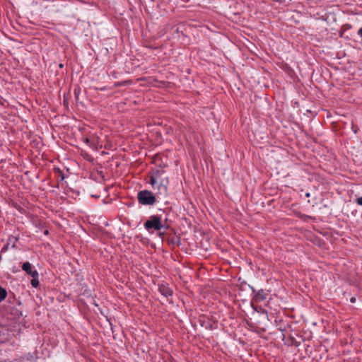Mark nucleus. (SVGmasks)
Returning a JSON list of instances; mask_svg holds the SVG:
<instances>
[{
	"instance_id": "nucleus-1",
	"label": "nucleus",
	"mask_w": 362,
	"mask_h": 362,
	"mask_svg": "<svg viewBox=\"0 0 362 362\" xmlns=\"http://www.w3.org/2000/svg\"><path fill=\"white\" fill-rule=\"evenodd\" d=\"M144 228L151 232L152 230L158 231L165 228L162 223V217L158 215L151 216L144 223Z\"/></svg>"
},
{
	"instance_id": "nucleus-2",
	"label": "nucleus",
	"mask_w": 362,
	"mask_h": 362,
	"mask_svg": "<svg viewBox=\"0 0 362 362\" xmlns=\"http://www.w3.org/2000/svg\"><path fill=\"white\" fill-rule=\"evenodd\" d=\"M137 199L139 203L142 205H153L156 202L157 197L151 191L142 190L138 192Z\"/></svg>"
},
{
	"instance_id": "nucleus-3",
	"label": "nucleus",
	"mask_w": 362,
	"mask_h": 362,
	"mask_svg": "<svg viewBox=\"0 0 362 362\" xmlns=\"http://www.w3.org/2000/svg\"><path fill=\"white\" fill-rule=\"evenodd\" d=\"M168 179H162L158 185H155L154 189L157 190L156 194L157 198H165L168 196Z\"/></svg>"
},
{
	"instance_id": "nucleus-4",
	"label": "nucleus",
	"mask_w": 362,
	"mask_h": 362,
	"mask_svg": "<svg viewBox=\"0 0 362 362\" xmlns=\"http://www.w3.org/2000/svg\"><path fill=\"white\" fill-rule=\"evenodd\" d=\"M22 269L32 277H39L37 271L36 269H33L32 264L28 262L23 264Z\"/></svg>"
},
{
	"instance_id": "nucleus-5",
	"label": "nucleus",
	"mask_w": 362,
	"mask_h": 362,
	"mask_svg": "<svg viewBox=\"0 0 362 362\" xmlns=\"http://www.w3.org/2000/svg\"><path fill=\"white\" fill-rule=\"evenodd\" d=\"M158 291L163 296L168 298L173 294L172 289L169 287L167 284H161L158 286Z\"/></svg>"
},
{
	"instance_id": "nucleus-6",
	"label": "nucleus",
	"mask_w": 362,
	"mask_h": 362,
	"mask_svg": "<svg viewBox=\"0 0 362 362\" xmlns=\"http://www.w3.org/2000/svg\"><path fill=\"white\" fill-rule=\"evenodd\" d=\"M85 143L93 149H98L99 146V140L98 138L96 136L86 138L85 139Z\"/></svg>"
},
{
	"instance_id": "nucleus-7",
	"label": "nucleus",
	"mask_w": 362,
	"mask_h": 362,
	"mask_svg": "<svg viewBox=\"0 0 362 362\" xmlns=\"http://www.w3.org/2000/svg\"><path fill=\"white\" fill-rule=\"evenodd\" d=\"M267 294L263 289H260L256 292L255 298L256 301H263L267 298Z\"/></svg>"
},
{
	"instance_id": "nucleus-8",
	"label": "nucleus",
	"mask_w": 362,
	"mask_h": 362,
	"mask_svg": "<svg viewBox=\"0 0 362 362\" xmlns=\"http://www.w3.org/2000/svg\"><path fill=\"white\" fill-rule=\"evenodd\" d=\"M160 175V172L159 170H157L156 173H154L151 177L149 183L153 186V187H155V185L158 183V178Z\"/></svg>"
},
{
	"instance_id": "nucleus-9",
	"label": "nucleus",
	"mask_w": 362,
	"mask_h": 362,
	"mask_svg": "<svg viewBox=\"0 0 362 362\" xmlns=\"http://www.w3.org/2000/svg\"><path fill=\"white\" fill-rule=\"evenodd\" d=\"M7 296L6 291L0 286V301L4 300Z\"/></svg>"
},
{
	"instance_id": "nucleus-10",
	"label": "nucleus",
	"mask_w": 362,
	"mask_h": 362,
	"mask_svg": "<svg viewBox=\"0 0 362 362\" xmlns=\"http://www.w3.org/2000/svg\"><path fill=\"white\" fill-rule=\"evenodd\" d=\"M30 284L33 288H37L39 286L38 277H33Z\"/></svg>"
},
{
	"instance_id": "nucleus-11",
	"label": "nucleus",
	"mask_w": 362,
	"mask_h": 362,
	"mask_svg": "<svg viewBox=\"0 0 362 362\" xmlns=\"http://www.w3.org/2000/svg\"><path fill=\"white\" fill-rule=\"evenodd\" d=\"M129 83H130L128 81H122V82H116V83H115L114 86L115 87H119V86H125V85H127V84H129Z\"/></svg>"
},
{
	"instance_id": "nucleus-12",
	"label": "nucleus",
	"mask_w": 362,
	"mask_h": 362,
	"mask_svg": "<svg viewBox=\"0 0 362 362\" xmlns=\"http://www.w3.org/2000/svg\"><path fill=\"white\" fill-rule=\"evenodd\" d=\"M356 203L358 205L362 206V197H358V198L356 199Z\"/></svg>"
},
{
	"instance_id": "nucleus-13",
	"label": "nucleus",
	"mask_w": 362,
	"mask_h": 362,
	"mask_svg": "<svg viewBox=\"0 0 362 362\" xmlns=\"http://www.w3.org/2000/svg\"><path fill=\"white\" fill-rule=\"evenodd\" d=\"M358 35L362 37V27L358 30Z\"/></svg>"
},
{
	"instance_id": "nucleus-14",
	"label": "nucleus",
	"mask_w": 362,
	"mask_h": 362,
	"mask_svg": "<svg viewBox=\"0 0 362 362\" xmlns=\"http://www.w3.org/2000/svg\"><path fill=\"white\" fill-rule=\"evenodd\" d=\"M310 196V193H306V197H309Z\"/></svg>"
},
{
	"instance_id": "nucleus-15",
	"label": "nucleus",
	"mask_w": 362,
	"mask_h": 362,
	"mask_svg": "<svg viewBox=\"0 0 362 362\" xmlns=\"http://www.w3.org/2000/svg\"><path fill=\"white\" fill-rule=\"evenodd\" d=\"M47 233H48V231L45 230V234H47Z\"/></svg>"
},
{
	"instance_id": "nucleus-16",
	"label": "nucleus",
	"mask_w": 362,
	"mask_h": 362,
	"mask_svg": "<svg viewBox=\"0 0 362 362\" xmlns=\"http://www.w3.org/2000/svg\"><path fill=\"white\" fill-rule=\"evenodd\" d=\"M351 302H354V298H351Z\"/></svg>"
}]
</instances>
